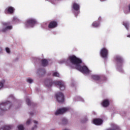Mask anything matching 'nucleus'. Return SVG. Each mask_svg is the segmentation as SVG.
Returning a JSON list of instances; mask_svg holds the SVG:
<instances>
[{
	"label": "nucleus",
	"mask_w": 130,
	"mask_h": 130,
	"mask_svg": "<svg viewBox=\"0 0 130 130\" xmlns=\"http://www.w3.org/2000/svg\"><path fill=\"white\" fill-rule=\"evenodd\" d=\"M59 62V63H63V62H66L69 66V67H71V68L76 69V70H78L79 72H81L83 74H85L86 75L90 74V70L88 69L87 67L81 66L82 60L76 57L75 55L70 56L69 59L67 60L63 59L62 60H60Z\"/></svg>",
	"instance_id": "obj_1"
},
{
	"label": "nucleus",
	"mask_w": 130,
	"mask_h": 130,
	"mask_svg": "<svg viewBox=\"0 0 130 130\" xmlns=\"http://www.w3.org/2000/svg\"><path fill=\"white\" fill-rule=\"evenodd\" d=\"M52 84L55 85V86H58L60 90L61 91H63L64 89H66V85H64V83L62 81H58L52 83V80H46L45 81V84L47 87H51L52 86Z\"/></svg>",
	"instance_id": "obj_2"
},
{
	"label": "nucleus",
	"mask_w": 130,
	"mask_h": 130,
	"mask_svg": "<svg viewBox=\"0 0 130 130\" xmlns=\"http://www.w3.org/2000/svg\"><path fill=\"white\" fill-rule=\"evenodd\" d=\"M11 106H12V103L10 102L1 103L0 104V114L11 108Z\"/></svg>",
	"instance_id": "obj_3"
},
{
	"label": "nucleus",
	"mask_w": 130,
	"mask_h": 130,
	"mask_svg": "<svg viewBox=\"0 0 130 130\" xmlns=\"http://www.w3.org/2000/svg\"><path fill=\"white\" fill-rule=\"evenodd\" d=\"M70 110L69 108H62L58 109L55 112V115H59L60 114H62L64 113V112H67Z\"/></svg>",
	"instance_id": "obj_4"
},
{
	"label": "nucleus",
	"mask_w": 130,
	"mask_h": 130,
	"mask_svg": "<svg viewBox=\"0 0 130 130\" xmlns=\"http://www.w3.org/2000/svg\"><path fill=\"white\" fill-rule=\"evenodd\" d=\"M56 100L59 103L64 101V96L61 92H58L56 94Z\"/></svg>",
	"instance_id": "obj_5"
},
{
	"label": "nucleus",
	"mask_w": 130,
	"mask_h": 130,
	"mask_svg": "<svg viewBox=\"0 0 130 130\" xmlns=\"http://www.w3.org/2000/svg\"><path fill=\"white\" fill-rule=\"evenodd\" d=\"M10 25V23H3V29H2L3 32H7L8 30H12L13 29V26Z\"/></svg>",
	"instance_id": "obj_6"
},
{
	"label": "nucleus",
	"mask_w": 130,
	"mask_h": 130,
	"mask_svg": "<svg viewBox=\"0 0 130 130\" xmlns=\"http://www.w3.org/2000/svg\"><path fill=\"white\" fill-rule=\"evenodd\" d=\"M36 24V20L30 18L26 21L25 22V25L26 27H33V25Z\"/></svg>",
	"instance_id": "obj_7"
},
{
	"label": "nucleus",
	"mask_w": 130,
	"mask_h": 130,
	"mask_svg": "<svg viewBox=\"0 0 130 130\" xmlns=\"http://www.w3.org/2000/svg\"><path fill=\"white\" fill-rule=\"evenodd\" d=\"M100 53L102 57L103 58H107V55H108V50H107L106 48H102L101 50Z\"/></svg>",
	"instance_id": "obj_8"
},
{
	"label": "nucleus",
	"mask_w": 130,
	"mask_h": 130,
	"mask_svg": "<svg viewBox=\"0 0 130 130\" xmlns=\"http://www.w3.org/2000/svg\"><path fill=\"white\" fill-rule=\"evenodd\" d=\"M103 121L101 119H95L93 120V123L95 125H101L102 124Z\"/></svg>",
	"instance_id": "obj_9"
},
{
	"label": "nucleus",
	"mask_w": 130,
	"mask_h": 130,
	"mask_svg": "<svg viewBox=\"0 0 130 130\" xmlns=\"http://www.w3.org/2000/svg\"><path fill=\"white\" fill-rule=\"evenodd\" d=\"M14 13V8L12 7H8L5 10V14H13Z\"/></svg>",
	"instance_id": "obj_10"
},
{
	"label": "nucleus",
	"mask_w": 130,
	"mask_h": 130,
	"mask_svg": "<svg viewBox=\"0 0 130 130\" xmlns=\"http://www.w3.org/2000/svg\"><path fill=\"white\" fill-rule=\"evenodd\" d=\"M57 23L55 21H52L49 24V28H55L57 27Z\"/></svg>",
	"instance_id": "obj_11"
},
{
	"label": "nucleus",
	"mask_w": 130,
	"mask_h": 130,
	"mask_svg": "<svg viewBox=\"0 0 130 130\" xmlns=\"http://www.w3.org/2000/svg\"><path fill=\"white\" fill-rule=\"evenodd\" d=\"M73 8L74 10H75V11H79V10H80V5L77 3H74L73 4Z\"/></svg>",
	"instance_id": "obj_12"
},
{
	"label": "nucleus",
	"mask_w": 130,
	"mask_h": 130,
	"mask_svg": "<svg viewBox=\"0 0 130 130\" xmlns=\"http://www.w3.org/2000/svg\"><path fill=\"white\" fill-rule=\"evenodd\" d=\"M102 105H103L104 107H107V106L109 105V101H108V100H104L102 103Z\"/></svg>",
	"instance_id": "obj_13"
},
{
	"label": "nucleus",
	"mask_w": 130,
	"mask_h": 130,
	"mask_svg": "<svg viewBox=\"0 0 130 130\" xmlns=\"http://www.w3.org/2000/svg\"><path fill=\"white\" fill-rule=\"evenodd\" d=\"M115 59L117 62H118V64H120L122 63V58H121V57H120V56H116Z\"/></svg>",
	"instance_id": "obj_14"
},
{
	"label": "nucleus",
	"mask_w": 130,
	"mask_h": 130,
	"mask_svg": "<svg viewBox=\"0 0 130 130\" xmlns=\"http://www.w3.org/2000/svg\"><path fill=\"white\" fill-rule=\"evenodd\" d=\"M42 64L43 67H46L48 64V61H47V60L44 59L42 60Z\"/></svg>",
	"instance_id": "obj_15"
},
{
	"label": "nucleus",
	"mask_w": 130,
	"mask_h": 130,
	"mask_svg": "<svg viewBox=\"0 0 130 130\" xmlns=\"http://www.w3.org/2000/svg\"><path fill=\"white\" fill-rule=\"evenodd\" d=\"M11 128H12L11 127V126H8V125H5V126L1 127L0 128V130H10V129H11Z\"/></svg>",
	"instance_id": "obj_16"
},
{
	"label": "nucleus",
	"mask_w": 130,
	"mask_h": 130,
	"mask_svg": "<svg viewBox=\"0 0 130 130\" xmlns=\"http://www.w3.org/2000/svg\"><path fill=\"white\" fill-rule=\"evenodd\" d=\"M92 78L95 81H98L100 79V77L98 75H92Z\"/></svg>",
	"instance_id": "obj_17"
},
{
	"label": "nucleus",
	"mask_w": 130,
	"mask_h": 130,
	"mask_svg": "<svg viewBox=\"0 0 130 130\" xmlns=\"http://www.w3.org/2000/svg\"><path fill=\"white\" fill-rule=\"evenodd\" d=\"M123 25L125 27L126 30H128V26H129V23H128V22H123Z\"/></svg>",
	"instance_id": "obj_18"
},
{
	"label": "nucleus",
	"mask_w": 130,
	"mask_h": 130,
	"mask_svg": "<svg viewBox=\"0 0 130 130\" xmlns=\"http://www.w3.org/2000/svg\"><path fill=\"white\" fill-rule=\"evenodd\" d=\"M92 26L94 28H96V27H98V26H99V23H97L96 22H94L92 23Z\"/></svg>",
	"instance_id": "obj_19"
},
{
	"label": "nucleus",
	"mask_w": 130,
	"mask_h": 130,
	"mask_svg": "<svg viewBox=\"0 0 130 130\" xmlns=\"http://www.w3.org/2000/svg\"><path fill=\"white\" fill-rule=\"evenodd\" d=\"M53 77H57L58 78H59V74L56 72L53 73Z\"/></svg>",
	"instance_id": "obj_20"
},
{
	"label": "nucleus",
	"mask_w": 130,
	"mask_h": 130,
	"mask_svg": "<svg viewBox=\"0 0 130 130\" xmlns=\"http://www.w3.org/2000/svg\"><path fill=\"white\" fill-rule=\"evenodd\" d=\"M18 130H24V126L23 125H19L18 126Z\"/></svg>",
	"instance_id": "obj_21"
},
{
	"label": "nucleus",
	"mask_w": 130,
	"mask_h": 130,
	"mask_svg": "<svg viewBox=\"0 0 130 130\" xmlns=\"http://www.w3.org/2000/svg\"><path fill=\"white\" fill-rule=\"evenodd\" d=\"M4 83H5V80H2V82H0V89H2V88L4 87Z\"/></svg>",
	"instance_id": "obj_22"
},
{
	"label": "nucleus",
	"mask_w": 130,
	"mask_h": 130,
	"mask_svg": "<svg viewBox=\"0 0 130 130\" xmlns=\"http://www.w3.org/2000/svg\"><path fill=\"white\" fill-rule=\"evenodd\" d=\"M27 82H28V83H29V84H31L33 83V79L31 78H28L27 79Z\"/></svg>",
	"instance_id": "obj_23"
},
{
	"label": "nucleus",
	"mask_w": 130,
	"mask_h": 130,
	"mask_svg": "<svg viewBox=\"0 0 130 130\" xmlns=\"http://www.w3.org/2000/svg\"><path fill=\"white\" fill-rule=\"evenodd\" d=\"M6 51L7 52V53H11V50H10V48H6Z\"/></svg>",
	"instance_id": "obj_24"
},
{
	"label": "nucleus",
	"mask_w": 130,
	"mask_h": 130,
	"mask_svg": "<svg viewBox=\"0 0 130 130\" xmlns=\"http://www.w3.org/2000/svg\"><path fill=\"white\" fill-rule=\"evenodd\" d=\"M67 122H68V120H67V119H63L62 120L63 124H65V123H67Z\"/></svg>",
	"instance_id": "obj_25"
},
{
	"label": "nucleus",
	"mask_w": 130,
	"mask_h": 130,
	"mask_svg": "<svg viewBox=\"0 0 130 130\" xmlns=\"http://www.w3.org/2000/svg\"><path fill=\"white\" fill-rule=\"evenodd\" d=\"M78 99V101H82V102H84V99H83V98H81L80 96H79Z\"/></svg>",
	"instance_id": "obj_26"
},
{
	"label": "nucleus",
	"mask_w": 130,
	"mask_h": 130,
	"mask_svg": "<svg viewBox=\"0 0 130 130\" xmlns=\"http://www.w3.org/2000/svg\"><path fill=\"white\" fill-rule=\"evenodd\" d=\"M26 102L28 105H30V104H31V101H30V100H29V99H26Z\"/></svg>",
	"instance_id": "obj_27"
},
{
	"label": "nucleus",
	"mask_w": 130,
	"mask_h": 130,
	"mask_svg": "<svg viewBox=\"0 0 130 130\" xmlns=\"http://www.w3.org/2000/svg\"><path fill=\"white\" fill-rule=\"evenodd\" d=\"M31 122V120L28 119L26 122V124L28 125V124H30V123Z\"/></svg>",
	"instance_id": "obj_28"
},
{
	"label": "nucleus",
	"mask_w": 130,
	"mask_h": 130,
	"mask_svg": "<svg viewBox=\"0 0 130 130\" xmlns=\"http://www.w3.org/2000/svg\"><path fill=\"white\" fill-rule=\"evenodd\" d=\"M114 128H116V129H117V128H118V127L116 125H114Z\"/></svg>",
	"instance_id": "obj_29"
},
{
	"label": "nucleus",
	"mask_w": 130,
	"mask_h": 130,
	"mask_svg": "<svg viewBox=\"0 0 130 130\" xmlns=\"http://www.w3.org/2000/svg\"><path fill=\"white\" fill-rule=\"evenodd\" d=\"M34 123H35L36 124H37L38 123V122H37V121H34Z\"/></svg>",
	"instance_id": "obj_30"
},
{
	"label": "nucleus",
	"mask_w": 130,
	"mask_h": 130,
	"mask_svg": "<svg viewBox=\"0 0 130 130\" xmlns=\"http://www.w3.org/2000/svg\"><path fill=\"white\" fill-rule=\"evenodd\" d=\"M36 127H37V126L35 125L34 127H32V129L33 130L34 128H36Z\"/></svg>",
	"instance_id": "obj_31"
},
{
	"label": "nucleus",
	"mask_w": 130,
	"mask_h": 130,
	"mask_svg": "<svg viewBox=\"0 0 130 130\" xmlns=\"http://www.w3.org/2000/svg\"><path fill=\"white\" fill-rule=\"evenodd\" d=\"M2 50H3V49H2L1 47H0V52H2Z\"/></svg>",
	"instance_id": "obj_32"
},
{
	"label": "nucleus",
	"mask_w": 130,
	"mask_h": 130,
	"mask_svg": "<svg viewBox=\"0 0 130 130\" xmlns=\"http://www.w3.org/2000/svg\"><path fill=\"white\" fill-rule=\"evenodd\" d=\"M106 0H100L101 2H105Z\"/></svg>",
	"instance_id": "obj_33"
},
{
	"label": "nucleus",
	"mask_w": 130,
	"mask_h": 130,
	"mask_svg": "<svg viewBox=\"0 0 130 130\" xmlns=\"http://www.w3.org/2000/svg\"><path fill=\"white\" fill-rule=\"evenodd\" d=\"M13 20H17V18H16L14 17V18H13Z\"/></svg>",
	"instance_id": "obj_34"
},
{
	"label": "nucleus",
	"mask_w": 130,
	"mask_h": 130,
	"mask_svg": "<svg viewBox=\"0 0 130 130\" xmlns=\"http://www.w3.org/2000/svg\"><path fill=\"white\" fill-rule=\"evenodd\" d=\"M127 37H129V38H130V35H127Z\"/></svg>",
	"instance_id": "obj_35"
},
{
	"label": "nucleus",
	"mask_w": 130,
	"mask_h": 130,
	"mask_svg": "<svg viewBox=\"0 0 130 130\" xmlns=\"http://www.w3.org/2000/svg\"><path fill=\"white\" fill-rule=\"evenodd\" d=\"M128 8H129V11H130V5H129Z\"/></svg>",
	"instance_id": "obj_36"
},
{
	"label": "nucleus",
	"mask_w": 130,
	"mask_h": 130,
	"mask_svg": "<svg viewBox=\"0 0 130 130\" xmlns=\"http://www.w3.org/2000/svg\"><path fill=\"white\" fill-rule=\"evenodd\" d=\"M125 14H127V13L125 11H124Z\"/></svg>",
	"instance_id": "obj_37"
},
{
	"label": "nucleus",
	"mask_w": 130,
	"mask_h": 130,
	"mask_svg": "<svg viewBox=\"0 0 130 130\" xmlns=\"http://www.w3.org/2000/svg\"><path fill=\"white\" fill-rule=\"evenodd\" d=\"M50 2H52V0H49Z\"/></svg>",
	"instance_id": "obj_38"
},
{
	"label": "nucleus",
	"mask_w": 130,
	"mask_h": 130,
	"mask_svg": "<svg viewBox=\"0 0 130 130\" xmlns=\"http://www.w3.org/2000/svg\"><path fill=\"white\" fill-rule=\"evenodd\" d=\"M75 16H77V15L76 14V13H75Z\"/></svg>",
	"instance_id": "obj_39"
},
{
	"label": "nucleus",
	"mask_w": 130,
	"mask_h": 130,
	"mask_svg": "<svg viewBox=\"0 0 130 130\" xmlns=\"http://www.w3.org/2000/svg\"><path fill=\"white\" fill-rule=\"evenodd\" d=\"M77 13H78V14H79V12H78Z\"/></svg>",
	"instance_id": "obj_40"
}]
</instances>
